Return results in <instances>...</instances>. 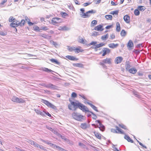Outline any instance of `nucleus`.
<instances>
[{
    "instance_id": "obj_61",
    "label": "nucleus",
    "mask_w": 151,
    "mask_h": 151,
    "mask_svg": "<svg viewBox=\"0 0 151 151\" xmlns=\"http://www.w3.org/2000/svg\"><path fill=\"white\" fill-rule=\"evenodd\" d=\"M110 37L111 39H113L115 38V35L114 34H112L110 36Z\"/></svg>"
},
{
    "instance_id": "obj_46",
    "label": "nucleus",
    "mask_w": 151,
    "mask_h": 151,
    "mask_svg": "<svg viewBox=\"0 0 151 151\" xmlns=\"http://www.w3.org/2000/svg\"><path fill=\"white\" fill-rule=\"evenodd\" d=\"M54 146L56 148H58L59 150H61L62 151H65V150L64 149L59 147L58 146L55 145H54Z\"/></svg>"
},
{
    "instance_id": "obj_26",
    "label": "nucleus",
    "mask_w": 151,
    "mask_h": 151,
    "mask_svg": "<svg viewBox=\"0 0 151 151\" xmlns=\"http://www.w3.org/2000/svg\"><path fill=\"white\" fill-rule=\"evenodd\" d=\"M124 138L127 139L129 142H133V140L130 137L126 135H125L124 136Z\"/></svg>"
},
{
    "instance_id": "obj_63",
    "label": "nucleus",
    "mask_w": 151,
    "mask_h": 151,
    "mask_svg": "<svg viewBox=\"0 0 151 151\" xmlns=\"http://www.w3.org/2000/svg\"><path fill=\"white\" fill-rule=\"evenodd\" d=\"M90 4V3L87 2V3H84L83 4V5L84 6H86L89 5Z\"/></svg>"
},
{
    "instance_id": "obj_56",
    "label": "nucleus",
    "mask_w": 151,
    "mask_h": 151,
    "mask_svg": "<svg viewBox=\"0 0 151 151\" xmlns=\"http://www.w3.org/2000/svg\"><path fill=\"white\" fill-rule=\"evenodd\" d=\"M96 43H97V42H96L93 41V42H91L89 44V46H90L91 45H95L96 44Z\"/></svg>"
},
{
    "instance_id": "obj_54",
    "label": "nucleus",
    "mask_w": 151,
    "mask_h": 151,
    "mask_svg": "<svg viewBox=\"0 0 151 151\" xmlns=\"http://www.w3.org/2000/svg\"><path fill=\"white\" fill-rule=\"evenodd\" d=\"M7 0H4L0 4V5L1 6L4 5V4L7 2Z\"/></svg>"
},
{
    "instance_id": "obj_28",
    "label": "nucleus",
    "mask_w": 151,
    "mask_h": 151,
    "mask_svg": "<svg viewBox=\"0 0 151 151\" xmlns=\"http://www.w3.org/2000/svg\"><path fill=\"white\" fill-rule=\"evenodd\" d=\"M126 63L127 64L126 65V70L128 71L130 69V68L131 67L130 64V62L128 61H127Z\"/></svg>"
},
{
    "instance_id": "obj_4",
    "label": "nucleus",
    "mask_w": 151,
    "mask_h": 151,
    "mask_svg": "<svg viewBox=\"0 0 151 151\" xmlns=\"http://www.w3.org/2000/svg\"><path fill=\"white\" fill-rule=\"evenodd\" d=\"M116 129L112 128L111 129V132L114 133H119L124 134L125 133L118 126L115 127Z\"/></svg>"
},
{
    "instance_id": "obj_35",
    "label": "nucleus",
    "mask_w": 151,
    "mask_h": 151,
    "mask_svg": "<svg viewBox=\"0 0 151 151\" xmlns=\"http://www.w3.org/2000/svg\"><path fill=\"white\" fill-rule=\"evenodd\" d=\"M50 60L53 63H55L59 65L60 64L59 62L58 61L54 59H50Z\"/></svg>"
},
{
    "instance_id": "obj_36",
    "label": "nucleus",
    "mask_w": 151,
    "mask_h": 151,
    "mask_svg": "<svg viewBox=\"0 0 151 151\" xmlns=\"http://www.w3.org/2000/svg\"><path fill=\"white\" fill-rule=\"evenodd\" d=\"M119 12V10H116L111 12L110 14L113 15H115L117 16L118 15Z\"/></svg>"
},
{
    "instance_id": "obj_2",
    "label": "nucleus",
    "mask_w": 151,
    "mask_h": 151,
    "mask_svg": "<svg viewBox=\"0 0 151 151\" xmlns=\"http://www.w3.org/2000/svg\"><path fill=\"white\" fill-rule=\"evenodd\" d=\"M112 59L111 58H106L103 60L99 63V64L104 67L105 66V64H110L111 63Z\"/></svg>"
},
{
    "instance_id": "obj_21",
    "label": "nucleus",
    "mask_w": 151,
    "mask_h": 151,
    "mask_svg": "<svg viewBox=\"0 0 151 151\" xmlns=\"http://www.w3.org/2000/svg\"><path fill=\"white\" fill-rule=\"evenodd\" d=\"M116 31L118 32H119L121 30L120 25L119 22H117L116 23Z\"/></svg>"
},
{
    "instance_id": "obj_39",
    "label": "nucleus",
    "mask_w": 151,
    "mask_h": 151,
    "mask_svg": "<svg viewBox=\"0 0 151 151\" xmlns=\"http://www.w3.org/2000/svg\"><path fill=\"white\" fill-rule=\"evenodd\" d=\"M40 37L46 39H47L48 37V36L45 34H42L40 35Z\"/></svg>"
},
{
    "instance_id": "obj_34",
    "label": "nucleus",
    "mask_w": 151,
    "mask_h": 151,
    "mask_svg": "<svg viewBox=\"0 0 151 151\" xmlns=\"http://www.w3.org/2000/svg\"><path fill=\"white\" fill-rule=\"evenodd\" d=\"M81 127L83 129H86L87 127V126L86 123H82L81 125Z\"/></svg>"
},
{
    "instance_id": "obj_49",
    "label": "nucleus",
    "mask_w": 151,
    "mask_h": 151,
    "mask_svg": "<svg viewBox=\"0 0 151 151\" xmlns=\"http://www.w3.org/2000/svg\"><path fill=\"white\" fill-rule=\"evenodd\" d=\"M15 20V19L13 17H10L9 19V22H13V21Z\"/></svg>"
},
{
    "instance_id": "obj_9",
    "label": "nucleus",
    "mask_w": 151,
    "mask_h": 151,
    "mask_svg": "<svg viewBox=\"0 0 151 151\" xmlns=\"http://www.w3.org/2000/svg\"><path fill=\"white\" fill-rule=\"evenodd\" d=\"M95 122L96 123L99 124V126H98V127L99 128L100 130L103 132L105 129V127L102 125L99 120H96Z\"/></svg>"
},
{
    "instance_id": "obj_20",
    "label": "nucleus",
    "mask_w": 151,
    "mask_h": 151,
    "mask_svg": "<svg viewBox=\"0 0 151 151\" xmlns=\"http://www.w3.org/2000/svg\"><path fill=\"white\" fill-rule=\"evenodd\" d=\"M66 58L71 60H77L78 59L73 56L70 55H67L66 56Z\"/></svg>"
},
{
    "instance_id": "obj_48",
    "label": "nucleus",
    "mask_w": 151,
    "mask_h": 151,
    "mask_svg": "<svg viewBox=\"0 0 151 151\" xmlns=\"http://www.w3.org/2000/svg\"><path fill=\"white\" fill-rule=\"evenodd\" d=\"M78 42L84 44V40L82 38H79L78 40Z\"/></svg>"
},
{
    "instance_id": "obj_55",
    "label": "nucleus",
    "mask_w": 151,
    "mask_h": 151,
    "mask_svg": "<svg viewBox=\"0 0 151 151\" xmlns=\"http://www.w3.org/2000/svg\"><path fill=\"white\" fill-rule=\"evenodd\" d=\"M71 96L74 98L76 97L77 96V94L73 92L71 94Z\"/></svg>"
},
{
    "instance_id": "obj_50",
    "label": "nucleus",
    "mask_w": 151,
    "mask_h": 151,
    "mask_svg": "<svg viewBox=\"0 0 151 151\" xmlns=\"http://www.w3.org/2000/svg\"><path fill=\"white\" fill-rule=\"evenodd\" d=\"M45 113L46 112L44 111L42 112L40 111L39 114L41 115L42 116H45Z\"/></svg>"
},
{
    "instance_id": "obj_29",
    "label": "nucleus",
    "mask_w": 151,
    "mask_h": 151,
    "mask_svg": "<svg viewBox=\"0 0 151 151\" xmlns=\"http://www.w3.org/2000/svg\"><path fill=\"white\" fill-rule=\"evenodd\" d=\"M33 30L37 32H40V29L39 28V27H38L37 25H35L33 27Z\"/></svg>"
},
{
    "instance_id": "obj_8",
    "label": "nucleus",
    "mask_w": 151,
    "mask_h": 151,
    "mask_svg": "<svg viewBox=\"0 0 151 151\" xmlns=\"http://www.w3.org/2000/svg\"><path fill=\"white\" fill-rule=\"evenodd\" d=\"M111 52V50L109 49L104 47L103 48L101 52H100V54H101L102 53V56H104L107 54H109Z\"/></svg>"
},
{
    "instance_id": "obj_23",
    "label": "nucleus",
    "mask_w": 151,
    "mask_h": 151,
    "mask_svg": "<svg viewBox=\"0 0 151 151\" xmlns=\"http://www.w3.org/2000/svg\"><path fill=\"white\" fill-rule=\"evenodd\" d=\"M137 8L139 11L142 12L144 11L146 9V8L145 6H138L137 7Z\"/></svg>"
},
{
    "instance_id": "obj_10",
    "label": "nucleus",
    "mask_w": 151,
    "mask_h": 151,
    "mask_svg": "<svg viewBox=\"0 0 151 151\" xmlns=\"http://www.w3.org/2000/svg\"><path fill=\"white\" fill-rule=\"evenodd\" d=\"M19 25V21L15 20L10 24V26L11 27H18Z\"/></svg>"
},
{
    "instance_id": "obj_14",
    "label": "nucleus",
    "mask_w": 151,
    "mask_h": 151,
    "mask_svg": "<svg viewBox=\"0 0 151 151\" xmlns=\"http://www.w3.org/2000/svg\"><path fill=\"white\" fill-rule=\"evenodd\" d=\"M123 19L126 23L128 24L130 23V19L129 16L128 15H125Z\"/></svg>"
},
{
    "instance_id": "obj_31",
    "label": "nucleus",
    "mask_w": 151,
    "mask_h": 151,
    "mask_svg": "<svg viewBox=\"0 0 151 151\" xmlns=\"http://www.w3.org/2000/svg\"><path fill=\"white\" fill-rule=\"evenodd\" d=\"M109 36V34H106L105 35L102 36L101 39L103 40H105L108 38Z\"/></svg>"
},
{
    "instance_id": "obj_17",
    "label": "nucleus",
    "mask_w": 151,
    "mask_h": 151,
    "mask_svg": "<svg viewBox=\"0 0 151 151\" xmlns=\"http://www.w3.org/2000/svg\"><path fill=\"white\" fill-rule=\"evenodd\" d=\"M93 133L96 137L98 139H101L102 136L101 134L99 133L96 132V131H94Z\"/></svg>"
},
{
    "instance_id": "obj_13",
    "label": "nucleus",
    "mask_w": 151,
    "mask_h": 151,
    "mask_svg": "<svg viewBox=\"0 0 151 151\" xmlns=\"http://www.w3.org/2000/svg\"><path fill=\"white\" fill-rule=\"evenodd\" d=\"M123 58L121 56L117 57L115 58L114 62L116 64L120 63L123 60Z\"/></svg>"
},
{
    "instance_id": "obj_64",
    "label": "nucleus",
    "mask_w": 151,
    "mask_h": 151,
    "mask_svg": "<svg viewBox=\"0 0 151 151\" xmlns=\"http://www.w3.org/2000/svg\"><path fill=\"white\" fill-rule=\"evenodd\" d=\"M28 23L29 26H32L34 24V23L31 22L29 21H28Z\"/></svg>"
},
{
    "instance_id": "obj_22",
    "label": "nucleus",
    "mask_w": 151,
    "mask_h": 151,
    "mask_svg": "<svg viewBox=\"0 0 151 151\" xmlns=\"http://www.w3.org/2000/svg\"><path fill=\"white\" fill-rule=\"evenodd\" d=\"M60 14L61 15L62 17L64 18H66L67 17L69 16V15L68 14L63 12H60Z\"/></svg>"
},
{
    "instance_id": "obj_16",
    "label": "nucleus",
    "mask_w": 151,
    "mask_h": 151,
    "mask_svg": "<svg viewBox=\"0 0 151 151\" xmlns=\"http://www.w3.org/2000/svg\"><path fill=\"white\" fill-rule=\"evenodd\" d=\"M119 45L118 44H115L113 43H111L109 44L108 46L109 47L112 49H114L116 47Z\"/></svg>"
},
{
    "instance_id": "obj_60",
    "label": "nucleus",
    "mask_w": 151,
    "mask_h": 151,
    "mask_svg": "<svg viewBox=\"0 0 151 151\" xmlns=\"http://www.w3.org/2000/svg\"><path fill=\"white\" fill-rule=\"evenodd\" d=\"M0 34L1 35L4 36L6 35V32H4L2 31H1L0 32Z\"/></svg>"
},
{
    "instance_id": "obj_42",
    "label": "nucleus",
    "mask_w": 151,
    "mask_h": 151,
    "mask_svg": "<svg viewBox=\"0 0 151 151\" xmlns=\"http://www.w3.org/2000/svg\"><path fill=\"white\" fill-rule=\"evenodd\" d=\"M42 70L44 71L48 72H51L52 71V70H51L50 69H49L47 68H42Z\"/></svg>"
},
{
    "instance_id": "obj_27",
    "label": "nucleus",
    "mask_w": 151,
    "mask_h": 151,
    "mask_svg": "<svg viewBox=\"0 0 151 151\" xmlns=\"http://www.w3.org/2000/svg\"><path fill=\"white\" fill-rule=\"evenodd\" d=\"M58 29L61 31H66L68 29V27L65 26H60L59 27Z\"/></svg>"
},
{
    "instance_id": "obj_7",
    "label": "nucleus",
    "mask_w": 151,
    "mask_h": 151,
    "mask_svg": "<svg viewBox=\"0 0 151 151\" xmlns=\"http://www.w3.org/2000/svg\"><path fill=\"white\" fill-rule=\"evenodd\" d=\"M12 100L14 102L19 103H23L25 102V101L22 98H19L16 96H13Z\"/></svg>"
},
{
    "instance_id": "obj_62",
    "label": "nucleus",
    "mask_w": 151,
    "mask_h": 151,
    "mask_svg": "<svg viewBox=\"0 0 151 151\" xmlns=\"http://www.w3.org/2000/svg\"><path fill=\"white\" fill-rule=\"evenodd\" d=\"M79 145L83 147H84L85 146V145L84 144L81 142H79Z\"/></svg>"
},
{
    "instance_id": "obj_5",
    "label": "nucleus",
    "mask_w": 151,
    "mask_h": 151,
    "mask_svg": "<svg viewBox=\"0 0 151 151\" xmlns=\"http://www.w3.org/2000/svg\"><path fill=\"white\" fill-rule=\"evenodd\" d=\"M72 116L74 119L79 121H81L83 119L84 117L82 115H79L75 113L72 114Z\"/></svg>"
},
{
    "instance_id": "obj_3",
    "label": "nucleus",
    "mask_w": 151,
    "mask_h": 151,
    "mask_svg": "<svg viewBox=\"0 0 151 151\" xmlns=\"http://www.w3.org/2000/svg\"><path fill=\"white\" fill-rule=\"evenodd\" d=\"M41 102L45 104L47 106L51 108L54 109H56V106L51 104L47 100L44 99H42Z\"/></svg>"
},
{
    "instance_id": "obj_59",
    "label": "nucleus",
    "mask_w": 151,
    "mask_h": 151,
    "mask_svg": "<svg viewBox=\"0 0 151 151\" xmlns=\"http://www.w3.org/2000/svg\"><path fill=\"white\" fill-rule=\"evenodd\" d=\"M55 134L57 135H60V134H59L56 131L53 129V132H52Z\"/></svg>"
},
{
    "instance_id": "obj_6",
    "label": "nucleus",
    "mask_w": 151,
    "mask_h": 151,
    "mask_svg": "<svg viewBox=\"0 0 151 151\" xmlns=\"http://www.w3.org/2000/svg\"><path fill=\"white\" fill-rule=\"evenodd\" d=\"M62 19L59 17H53L52 19L51 23L54 25H55L62 22Z\"/></svg>"
},
{
    "instance_id": "obj_12",
    "label": "nucleus",
    "mask_w": 151,
    "mask_h": 151,
    "mask_svg": "<svg viewBox=\"0 0 151 151\" xmlns=\"http://www.w3.org/2000/svg\"><path fill=\"white\" fill-rule=\"evenodd\" d=\"M127 47L129 50H131L133 49L134 47V44L132 41L129 40L127 43Z\"/></svg>"
},
{
    "instance_id": "obj_53",
    "label": "nucleus",
    "mask_w": 151,
    "mask_h": 151,
    "mask_svg": "<svg viewBox=\"0 0 151 151\" xmlns=\"http://www.w3.org/2000/svg\"><path fill=\"white\" fill-rule=\"evenodd\" d=\"M46 127L47 129H49V130L51 131L52 132H53V129H52L51 127H50L48 126H46Z\"/></svg>"
},
{
    "instance_id": "obj_58",
    "label": "nucleus",
    "mask_w": 151,
    "mask_h": 151,
    "mask_svg": "<svg viewBox=\"0 0 151 151\" xmlns=\"http://www.w3.org/2000/svg\"><path fill=\"white\" fill-rule=\"evenodd\" d=\"M29 142L30 144L31 145L33 144V145H35V142L33 141L32 140H29Z\"/></svg>"
},
{
    "instance_id": "obj_30",
    "label": "nucleus",
    "mask_w": 151,
    "mask_h": 151,
    "mask_svg": "<svg viewBox=\"0 0 151 151\" xmlns=\"http://www.w3.org/2000/svg\"><path fill=\"white\" fill-rule=\"evenodd\" d=\"M105 44L103 43H101L99 44L96 45L95 46V49H97L100 47L105 45Z\"/></svg>"
},
{
    "instance_id": "obj_33",
    "label": "nucleus",
    "mask_w": 151,
    "mask_h": 151,
    "mask_svg": "<svg viewBox=\"0 0 151 151\" xmlns=\"http://www.w3.org/2000/svg\"><path fill=\"white\" fill-rule=\"evenodd\" d=\"M105 17L108 20H112V16L111 15H106Z\"/></svg>"
},
{
    "instance_id": "obj_44",
    "label": "nucleus",
    "mask_w": 151,
    "mask_h": 151,
    "mask_svg": "<svg viewBox=\"0 0 151 151\" xmlns=\"http://www.w3.org/2000/svg\"><path fill=\"white\" fill-rule=\"evenodd\" d=\"M90 106H91L94 110H95V111H98V109H97V108L95 106H94V105L91 104H90Z\"/></svg>"
},
{
    "instance_id": "obj_57",
    "label": "nucleus",
    "mask_w": 151,
    "mask_h": 151,
    "mask_svg": "<svg viewBox=\"0 0 151 151\" xmlns=\"http://www.w3.org/2000/svg\"><path fill=\"white\" fill-rule=\"evenodd\" d=\"M73 105H73L71 103V104H69L68 105V108L70 110L72 109H73V106H72Z\"/></svg>"
},
{
    "instance_id": "obj_37",
    "label": "nucleus",
    "mask_w": 151,
    "mask_h": 151,
    "mask_svg": "<svg viewBox=\"0 0 151 151\" xmlns=\"http://www.w3.org/2000/svg\"><path fill=\"white\" fill-rule=\"evenodd\" d=\"M134 14L136 16H138L140 14L139 11L137 8V9H135L134 11Z\"/></svg>"
},
{
    "instance_id": "obj_32",
    "label": "nucleus",
    "mask_w": 151,
    "mask_h": 151,
    "mask_svg": "<svg viewBox=\"0 0 151 151\" xmlns=\"http://www.w3.org/2000/svg\"><path fill=\"white\" fill-rule=\"evenodd\" d=\"M69 52H72L75 51V47L67 46Z\"/></svg>"
},
{
    "instance_id": "obj_25",
    "label": "nucleus",
    "mask_w": 151,
    "mask_h": 151,
    "mask_svg": "<svg viewBox=\"0 0 151 151\" xmlns=\"http://www.w3.org/2000/svg\"><path fill=\"white\" fill-rule=\"evenodd\" d=\"M127 34V32L124 29H122L120 32L121 36L122 37H125Z\"/></svg>"
},
{
    "instance_id": "obj_51",
    "label": "nucleus",
    "mask_w": 151,
    "mask_h": 151,
    "mask_svg": "<svg viewBox=\"0 0 151 151\" xmlns=\"http://www.w3.org/2000/svg\"><path fill=\"white\" fill-rule=\"evenodd\" d=\"M113 27V25L112 24H111L106 26L105 28L106 29H109L112 28Z\"/></svg>"
},
{
    "instance_id": "obj_41",
    "label": "nucleus",
    "mask_w": 151,
    "mask_h": 151,
    "mask_svg": "<svg viewBox=\"0 0 151 151\" xmlns=\"http://www.w3.org/2000/svg\"><path fill=\"white\" fill-rule=\"evenodd\" d=\"M40 30H43L44 31H46L47 30H48L49 28L47 26H42L40 28Z\"/></svg>"
},
{
    "instance_id": "obj_18",
    "label": "nucleus",
    "mask_w": 151,
    "mask_h": 151,
    "mask_svg": "<svg viewBox=\"0 0 151 151\" xmlns=\"http://www.w3.org/2000/svg\"><path fill=\"white\" fill-rule=\"evenodd\" d=\"M83 51V50L81 48V47L79 46L78 48H76L75 49V52L76 53H78L79 52H82Z\"/></svg>"
},
{
    "instance_id": "obj_47",
    "label": "nucleus",
    "mask_w": 151,
    "mask_h": 151,
    "mask_svg": "<svg viewBox=\"0 0 151 151\" xmlns=\"http://www.w3.org/2000/svg\"><path fill=\"white\" fill-rule=\"evenodd\" d=\"M90 113H91V114H92V117L93 119H96L97 118V116L94 114H93V112L91 111V112Z\"/></svg>"
},
{
    "instance_id": "obj_24",
    "label": "nucleus",
    "mask_w": 151,
    "mask_h": 151,
    "mask_svg": "<svg viewBox=\"0 0 151 151\" xmlns=\"http://www.w3.org/2000/svg\"><path fill=\"white\" fill-rule=\"evenodd\" d=\"M73 66L75 67H78L80 68L83 67V65L81 63H74L73 64Z\"/></svg>"
},
{
    "instance_id": "obj_19",
    "label": "nucleus",
    "mask_w": 151,
    "mask_h": 151,
    "mask_svg": "<svg viewBox=\"0 0 151 151\" xmlns=\"http://www.w3.org/2000/svg\"><path fill=\"white\" fill-rule=\"evenodd\" d=\"M137 70L136 69L134 68H132L129 70L128 72L131 74H135L137 73Z\"/></svg>"
},
{
    "instance_id": "obj_1",
    "label": "nucleus",
    "mask_w": 151,
    "mask_h": 151,
    "mask_svg": "<svg viewBox=\"0 0 151 151\" xmlns=\"http://www.w3.org/2000/svg\"><path fill=\"white\" fill-rule=\"evenodd\" d=\"M71 104L73 105V106L76 108H78L83 111L87 112L88 113L91 112L89 111L88 108H87L85 106L80 103H76L74 102H71Z\"/></svg>"
},
{
    "instance_id": "obj_11",
    "label": "nucleus",
    "mask_w": 151,
    "mask_h": 151,
    "mask_svg": "<svg viewBox=\"0 0 151 151\" xmlns=\"http://www.w3.org/2000/svg\"><path fill=\"white\" fill-rule=\"evenodd\" d=\"M41 85L47 88H53L54 89H56V86H55L51 83H50L47 85L45 84H41Z\"/></svg>"
},
{
    "instance_id": "obj_15",
    "label": "nucleus",
    "mask_w": 151,
    "mask_h": 151,
    "mask_svg": "<svg viewBox=\"0 0 151 151\" xmlns=\"http://www.w3.org/2000/svg\"><path fill=\"white\" fill-rule=\"evenodd\" d=\"M94 30L98 31H101L103 30V26L101 25H99L96 26L94 28Z\"/></svg>"
},
{
    "instance_id": "obj_45",
    "label": "nucleus",
    "mask_w": 151,
    "mask_h": 151,
    "mask_svg": "<svg viewBox=\"0 0 151 151\" xmlns=\"http://www.w3.org/2000/svg\"><path fill=\"white\" fill-rule=\"evenodd\" d=\"M82 14H83L82 15V17L83 18L88 17L90 16V15L86 14V13H82Z\"/></svg>"
},
{
    "instance_id": "obj_52",
    "label": "nucleus",
    "mask_w": 151,
    "mask_h": 151,
    "mask_svg": "<svg viewBox=\"0 0 151 151\" xmlns=\"http://www.w3.org/2000/svg\"><path fill=\"white\" fill-rule=\"evenodd\" d=\"M42 141L43 142L46 143L48 145H54L53 144H52V143H49L48 142L46 141H45V140H42Z\"/></svg>"
},
{
    "instance_id": "obj_43",
    "label": "nucleus",
    "mask_w": 151,
    "mask_h": 151,
    "mask_svg": "<svg viewBox=\"0 0 151 151\" xmlns=\"http://www.w3.org/2000/svg\"><path fill=\"white\" fill-rule=\"evenodd\" d=\"M25 22V21L24 19H22L21 22H19L20 25H19L20 26H23L24 25Z\"/></svg>"
},
{
    "instance_id": "obj_38",
    "label": "nucleus",
    "mask_w": 151,
    "mask_h": 151,
    "mask_svg": "<svg viewBox=\"0 0 151 151\" xmlns=\"http://www.w3.org/2000/svg\"><path fill=\"white\" fill-rule=\"evenodd\" d=\"M97 23V21L96 20L92 21L91 23V27H93L96 25Z\"/></svg>"
},
{
    "instance_id": "obj_40",
    "label": "nucleus",
    "mask_w": 151,
    "mask_h": 151,
    "mask_svg": "<svg viewBox=\"0 0 151 151\" xmlns=\"http://www.w3.org/2000/svg\"><path fill=\"white\" fill-rule=\"evenodd\" d=\"M119 126L124 129H127V127L123 124H119Z\"/></svg>"
}]
</instances>
